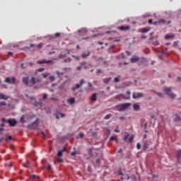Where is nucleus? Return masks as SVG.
<instances>
[{
    "mask_svg": "<svg viewBox=\"0 0 181 181\" xmlns=\"http://www.w3.org/2000/svg\"><path fill=\"white\" fill-rule=\"evenodd\" d=\"M127 96L124 95V94L117 95L115 96L116 100H119V101H121V100H129L131 98V91L127 90Z\"/></svg>",
    "mask_w": 181,
    "mask_h": 181,
    "instance_id": "1",
    "label": "nucleus"
},
{
    "mask_svg": "<svg viewBox=\"0 0 181 181\" xmlns=\"http://www.w3.org/2000/svg\"><path fill=\"white\" fill-rule=\"evenodd\" d=\"M130 106H131V103H123V104L119 105L117 106L118 111H119V112H122V111H125L126 110H128V107H129Z\"/></svg>",
    "mask_w": 181,
    "mask_h": 181,
    "instance_id": "2",
    "label": "nucleus"
},
{
    "mask_svg": "<svg viewBox=\"0 0 181 181\" xmlns=\"http://www.w3.org/2000/svg\"><path fill=\"white\" fill-rule=\"evenodd\" d=\"M170 90H171L170 88H163L164 93L167 95H169V97H170V98H172L173 100H175V98H176V95H175L174 93H171Z\"/></svg>",
    "mask_w": 181,
    "mask_h": 181,
    "instance_id": "3",
    "label": "nucleus"
},
{
    "mask_svg": "<svg viewBox=\"0 0 181 181\" xmlns=\"http://www.w3.org/2000/svg\"><path fill=\"white\" fill-rule=\"evenodd\" d=\"M84 83H86V81H84V79H81L80 83H76L72 87V91H74L75 90H78V88H80V87H81V86H83Z\"/></svg>",
    "mask_w": 181,
    "mask_h": 181,
    "instance_id": "4",
    "label": "nucleus"
},
{
    "mask_svg": "<svg viewBox=\"0 0 181 181\" xmlns=\"http://www.w3.org/2000/svg\"><path fill=\"white\" fill-rule=\"evenodd\" d=\"M6 83H8V84H15L16 83V78L15 77H7L5 79Z\"/></svg>",
    "mask_w": 181,
    "mask_h": 181,
    "instance_id": "5",
    "label": "nucleus"
},
{
    "mask_svg": "<svg viewBox=\"0 0 181 181\" xmlns=\"http://www.w3.org/2000/svg\"><path fill=\"white\" fill-rule=\"evenodd\" d=\"M7 123L9 124L10 127H15L18 124V122L15 119H7Z\"/></svg>",
    "mask_w": 181,
    "mask_h": 181,
    "instance_id": "6",
    "label": "nucleus"
},
{
    "mask_svg": "<svg viewBox=\"0 0 181 181\" xmlns=\"http://www.w3.org/2000/svg\"><path fill=\"white\" fill-rule=\"evenodd\" d=\"M22 81L23 84H25V86L28 87V86H29V76L23 77Z\"/></svg>",
    "mask_w": 181,
    "mask_h": 181,
    "instance_id": "7",
    "label": "nucleus"
},
{
    "mask_svg": "<svg viewBox=\"0 0 181 181\" xmlns=\"http://www.w3.org/2000/svg\"><path fill=\"white\" fill-rule=\"evenodd\" d=\"M144 97V93H133V98L135 100L136 98H142Z\"/></svg>",
    "mask_w": 181,
    "mask_h": 181,
    "instance_id": "8",
    "label": "nucleus"
},
{
    "mask_svg": "<svg viewBox=\"0 0 181 181\" xmlns=\"http://www.w3.org/2000/svg\"><path fill=\"white\" fill-rule=\"evenodd\" d=\"M52 64V60L42 59L37 62V64Z\"/></svg>",
    "mask_w": 181,
    "mask_h": 181,
    "instance_id": "9",
    "label": "nucleus"
},
{
    "mask_svg": "<svg viewBox=\"0 0 181 181\" xmlns=\"http://www.w3.org/2000/svg\"><path fill=\"white\" fill-rule=\"evenodd\" d=\"M119 30H122V31H125V30H129V29H131V27L129 25H121L118 28Z\"/></svg>",
    "mask_w": 181,
    "mask_h": 181,
    "instance_id": "10",
    "label": "nucleus"
},
{
    "mask_svg": "<svg viewBox=\"0 0 181 181\" xmlns=\"http://www.w3.org/2000/svg\"><path fill=\"white\" fill-rule=\"evenodd\" d=\"M63 152H66V147H64L62 150L58 151L57 158H62L63 156Z\"/></svg>",
    "mask_w": 181,
    "mask_h": 181,
    "instance_id": "11",
    "label": "nucleus"
},
{
    "mask_svg": "<svg viewBox=\"0 0 181 181\" xmlns=\"http://www.w3.org/2000/svg\"><path fill=\"white\" fill-rule=\"evenodd\" d=\"M152 143L151 141H144V151H146L148 148H149V145H151Z\"/></svg>",
    "mask_w": 181,
    "mask_h": 181,
    "instance_id": "12",
    "label": "nucleus"
},
{
    "mask_svg": "<svg viewBox=\"0 0 181 181\" xmlns=\"http://www.w3.org/2000/svg\"><path fill=\"white\" fill-rule=\"evenodd\" d=\"M139 60V57L138 56H133L131 59L130 62L131 63H136V62H138Z\"/></svg>",
    "mask_w": 181,
    "mask_h": 181,
    "instance_id": "13",
    "label": "nucleus"
},
{
    "mask_svg": "<svg viewBox=\"0 0 181 181\" xmlns=\"http://www.w3.org/2000/svg\"><path fill=\"white\" fill-rule=\"evenodd\" d=\"M31 82L33 85L37 84V83H40V80L39 78H36L35 77L31 78Z\"/></svg>",
    "mask_w": 181,
    "mask_h": 181,
    "instance_id": "14",
    "label": "nucleus"
},
{
    "mask_svg": "<svg viewBox=\"0 0 181 181\" xmlns=\"http://www.w3.org/2000/svg\"><path fill=\"white\" fill-rule=\"evenodd\" d=\"M88 56H90V52L88 51L85 52L81 54V57H83V59H86V57H88Z\"/></svg>",
    "mask_w": 181,
    "mask_h": 181,
    "instance_id": "15",
    "label": "nucleus"
},
{
    "mask_svg": "<svg viewBox=\"0 0 181 181\" xmlns=\"http://www.w3.org/2000/svg\"><path fill=\"white\" fill-rule=\"evenodd\" d=\"M64 117H66V115L63 114V113H58L56 115V118L57 119H59L60 118H64Z\"/></svg>",
    "mask_w": 181,
    "mask_h": 181,
    "instance_id": "16",
    "label": "nucleus"
},
{
    "mask_svg": "<svg viewBox=\"0 0 181 181\" xmlns=\"http://www.w3.org/2000/svg\"><path fill=\"white\" fill-rule=\"evenodd\" d=\"M8 98H9V97L5 95V94L2 93H0V100H8Z\"/></svg>",
    "mask_w": 181,
    "mask_h": 181,
    "instance_id": "17",
    "label": "nucleus"
},
{
    "mask_svg": "<svg viewBox=\"0 0 181 181\" xmlns=\"http://www.w3.org/2000/svg\"><path fill=\"white\" fill-rule=\"evenodd\" d=\"M176 158H177V160H180V158H181V150L177 151Z\"/></svg>",
    "mask_w": 181,
    "mask_h": 181,
    "instance_id": "18",
    "label": "nucleus"
},
{
    "mask_svg": "<svg viewBox=\"0 0 181 181\" xmlns=\"http://www.w3.org/2000/svg\"><path fill=\"white\" fill-rule=\"evenodd\" d=\"M90 100L91 101H97V93H93Z\"/></svg>",
    "mask_w": 181,
    "mask_h": 181,
    "instance_id": "19",
    "label": "nucleus"
},
{
    "mask_svg": "<svg viewBox=\"0 0 181 181\" xmlns=\"http://www.w3.org/2000/svg\"><path fill=\"white\" fill-rule=\"evenodd\" d=\"M75 102H76V99L74 98H71L68 100V103H69L71 105H73V104H74Z\"/></svg>",
    "mask_w": 181,
    "mask_h": 181,
    "instance_id": "20",
    "label": "nucleus"
},
{
    "mask_svg": "<svg viewBox=\"0 0 181 181\" xmlns=\"http://www.w3.org/2000/svg\"><path fill=\"white\" fill-rule=\"evenodd\" d=\"M133 108H134V111H139V110H140L139 105H138V104H134V105H133Z\"/></svg>",
    "mask_w": 181,
    "mask_h": 181,
    "instance_id": "21",
    "label": "nucleus"
},
{
    "mask_svg": "<svg viewBox=\"0 0 181 181\" xmlns=\"http://www.w3.org/2000/svg\"><path fill=\"white\" fill-rule=\"evenodd\" d=\"M140 32H141V33H146V32H149V28H143L140 30Z\"/></svg>",
    "mask_w": 181,
    "mask_h": 181,
    "instance_id": "22",
    "label": "nucleus"
},
{
    "mask_svg": "<svg viewBox=\"0 0 181 181\" xmlns=\"http://www.w3.org/2000/svg\"><path fill=\"white\" fill-rule=\"evenodd\" d=\"M111 78H106L103 79V81L105 84H108V83H110V81H111Z\"/></svg>",
    "mask_w": 181,
    "mask_h": 181,
    "instance_id": "23",
    "label": "nucleus"
},
{
    "mask_svg": "<svg viewBox=\"0 0 181 181\" xmlns=\"http://www.w3.org/2000/svg\"><path fill=\"white\" fill-rule=\"evenodd\" d=\"M117 175H119V176H124V173H122V169H121V168H119L117 170Z\"/></svg>",
    "mask_w": 181,
    "mask_h": 181,
    "instance_id": "24",
    "label": "nucleus"
},
{
    "mask_svg": "<svg viewBox=\"0 0 181 181\" xmlns=\"http://www.w3.org/2000/svg\"><path fill=\"white\" fill-rule=\"evenodd\" d=\"M87 28H81L78 31V33H87Z\"/></svg>",
    "mask_w": 181,
    "mask_h": 181,
    "instance_id": "25",
    "label": "nucleus"
},
{
    "mask_svg": "<svg viewBox=\"0 0 181 181\" xmlns=\"http://www.w3.org/2000/svg\"><path fill=\"white\" fill-rule=\"evenodd\" d=\"M128 138H129V134L128 133H124V142H127V139H128Z\"/></svg>",
    "mask_w": 181,
    "mask_h": 181,
    "instance_id": "26",
    "label": "nucleus"
},
{
    "mask_svg": "<svg viewBox=\"0 0 181 181\" xmlns=\"http://www.w3.org/2000/svg\"><path fill=\"white\" fill-rule=\"evenodd\" d=\"M86 64H87V63L86 62H81V65L82 66V67H83V69H87L88 67H89L90 66V65H86Z\"/></svg>",
    "mask_w": 181,
    "mask_h": 181,
    "instance_id": "27",
    "label": "nucleus"
},
{
    "mask_svg": "<svg viewBox=\"0 0 181 181\" xmlns=\"http://www.w3.org/2000/svg\"><path fill=\"white\" fill-rule=\"evenodd\" d=\"M77 139H78V138H84V134L83 133H79L77 136H76Z\"/></svg>",
    "mask_w": 181,
    "mask_h": 181,
    "instance_id": "28",
    "label": "nucleus"
},
{
    "mask_svg": "<svg viewBox=\"0 0 181 181\" xmlns=\"http://www.w3.org/2000/svg\"><path fill=\"white\" fill-rule=\"evenodd\" d=\"M111 117H112V115H111V114H108V115H106L103 119H110V118H111Z\"/></svg>",
    "mask_w": 181,
    "mask_h": 181,
    "instance_id": "29",
    "label": "nucleus"
},
{
    "mask_svg": "<svg viewBox=\"0 0 181 181\" xmlns=\"http://www.w3.org/2000/svg\"><path fill=\"white\" fill-rule=\"evenodd\" d=\"M172 37H174V36L172 35H166L165 36V39H172Z\"/></svg>",
    "mask_w": 181,
    "mask_h": 181,
    "instance_id": "30",
    "label": "nucleus"
},
{
    "mask_svg": "<svg viewBox=\"0 0 181 181\" xmlns=\"http://www.w3.org/2000/svg\"><path fill=\"white\" fill-rule=\"evenodd\" d=\"M49 78L51 81H54L56 80V77H54V76H49Z\"/></svg>",
    "mask_w": 181,
    "mask_h": 181,
    "instance_id": "31",
    "label": "nucleus"
},
{
    "mask_svg": "<svg viewBox=\"0 0 181 181\" xmlns=\"http://www.w3.org/2000/svg\"><path fill=\"white\" fill-rule=\"evenodd\" d=\"M32 125H36V127H37V125H39V119H37Z\"/></svg>",
    "mask_w": 181,
    "mask_h": 181,
    "instance_id": "32",
    "label": "nucleus"
},
{
    "mask_svg": "<svg viewBox=\"0 0 181 181\" xmlns=\"http://www.w3.org/2000/svg\"><path fill=\"white\" fill-rule=\"evenodd\" d=\"M132 141H134V137L132 136H130L128 139V142H129V144H131V142H132Z\"/></svg>",
    "mask_w": 181,
    "mask_h": 181,
    "instance_id": "33",
    "label": "nucleus"
},
{
    "mask_svg": "<svg viewBox=\"0 0 181 181\" xmlns=\"http://www.w3.org/2000/svg\"><path fill=\"white\" fill-rule=\"evenodd\" d=\"M56 158H57V162H59V163H62V162H63V159H62V158L57 157V156H56Z\"/></svg>",
    "mask_w": 181,
    "mask_h": 181,
    "instance_id": "34",
    "label": "nucleus"
},
{
    "mask_svg": "<svg viewBox=\"0 0 181 181\" xmlns=\"http://www.w3.org/2000/svg\"><path fill=\"white\" fill-rule=\"evenodd\" d=\"M110 139V141H117V136H112Z\"/></svg>",
    "mask_w": 181,
    "mask_h": 181,
    "instance_id": "35",
    "label": "nucleus"
},
{
    "mask_svg": "<svg viewBox=\"0 0 181 181\" xmlns=\"http://www.w3.org/2000/svg\"><path fill=\"white\" fill-rule=\"evenodd\" d=\"M37 71L42 73V71H45V68H39L38 69H37Z\"/></svg>",
    "mask_w": 181,
    "mask_h": 181,
    "instance_id": "36",
    "label": "nucleus"
},
{
    "mask_svg": "<svg viewBox=\"0 0 181 181\" xmlns=\"http://www.w3.org/2000/svg\"><path fill=\"white\" fill-rule=\"evenodd\" d=\"M21 122H22V124H24V122H25V116H22L21 117Z\"/></svg>",
    "mask_w": 181,
    "mask_h": 181,
    "instance_id": "37",
    "label": "nucleus"
},
{
    "mask_svg": "<svg viewBox=\"0 0 181 181\" xmlns=\"http://www.w3.org/2000/svg\"><path fill=\"white\" fill-rule=\"evenodd\" d=\"M66 56H67V54H60L59 56V59H63V58L66 57Z\"/></svg>",
    "mask_w": 181,
    "mask_h": 181,
    "instance_id": "38",
    "label": "nucleus"
},
{
    "mask_svg": "<svg viewBox=\"0 0 181 181\" xmlns=\"http://www.w3.org/2000/svg\"><path fill=\"white\" fill-rule=\"evenodd\" d=\"M88 155H93V148H89L88 150Z\"/></svg>",
    "mask_w": 181,
    "mask_h": 181,
    "instance_id": "39",
    "label": "nucleus"
},
{
    "mask_svg": "<svg viewBox=\"0 0 181 181\" xmlns=\"http://www.w3.org/2000/svg\"><path fill=\"white\" fill-rule=\"evenodd\" d=\"M113 82H114V83H119V78H115Z\"/></svg>",
    "mask_w": 181,
    "mask_h": 181,
    "instance_id": "40",
    "label": "nucleus"
},
{
    "mask_svg": "<svg viewBox=\"0 0 181 181\" xmlns=\"http://www.w3.org/2000/svg\"><path fill=\"white\" fill-rule=\"evenodd\" d=\"M5 105H6V103H5V102H0V107H4Z\"/></svg>",
    "mask_w": 181,
    "mask_h": 181,
    "instance_id": "41",
    "label": "nucleus"
},
{
    "mask_svg": "<svg viewBox=\"0 0 181 181\" xmlns=\"http://www.w3.org/2000/svg\"><path fill=\"white\" fill-rule=\"evenodd\" d=\"M175 121H180V117L177 115H175Z\"/></svg>",
    "mask_w": 181,
    "mask_h": 181,
    "instance_id": "42",
    "label": "nucleus"
},
{
    "mask_svg": "<svg viewBox=\"0 0 181 181\" xmlns=\"http://www.w3.org/2000/svg\"><path fill=\"white\" fill-rule=\"evenodd\" d=\"M42 95H43L42 100H46V98H47V94L44 93Z\"/></svg>",
    "mask_w": 181,
    "mask_h": 181,
    "instance_id": "43",
    "label": "nucleus"
},
{
    "mask_svg": "<svg viewBox=\"0 0 181 181\" xmlns=\"http://www.w3.org/2000/svg\"><path fill=\"white\" fill-rule=\"evenodd\" d=\"M42 46H43V45L42 43H40V44L36 45V47H39L40 49H42Z\"/></svg>",
    "mask_w": 181,
    "mask_h": 181,
    "instance_id": "44",
    "label": "nucleus"
},
{
    "mask_svg": "<svg viewBox=\"0 0 181 181\" xmlns=\"http://www.w3.org/2000/svg\"><path fill=\"white\" fill-rule=\"evenodd\" d=\"M60 33H55V35H54V36H55V37H60Z\"/></svg>",
    "mask_w": 181,
    "mask_h": 181,
    "instance_id": "45",
    "label": "nucleus"
},
{
    "mask_svg": "<svg viewBox=\"0 0 181 181\" xmlns=\"http://www.w3.org/2000/svg\"><path fill=\"white\" fill-rule=\"evenodd\" d=\"M25 168H29V161H27L26 163L24 165Z\"/></svg>",
    "mask_w": 181,
    "mask_h": 181,
    "instance_id": "46",
    "label": "nucleus"
},
{
    "mask_svg": "<svg viewBox=\"0 0 181 181\" xmlns=\"http://www.w3.org/2000/svg\"><path fill=\"white\" fill-rule=\"evenodd\" d=\"M102 71H102L101 69H97V70H96V74H100V73H102Z\"/></svg>",
    "mask_w": 181,
    "mask_h": 181,
    "instance_id": "47",
    "label": "nucleus"
},
{
    "mask_svg": "<svg viewBox=\"0 0 181 181\" xmlns=\"http://www.w3.org/2000/svg\"><path fill=\"white\" fill-rule=\"evenodd\" d=\"M136 148H137V149H141V144L138 143L136 144Z\"/></svg>",
    "mask_w": 181,
    "mask_h": 181,
    "instance_id": "48",
    "label": "nucleus"
},
{
    "mask_svg": "<svg viewBox=\"0 0 181 181\" xmlns=\"http://www.w3.org/2000/svg\"><path fill=\"white\" fill-rule=\"evenodd\" d=\"M12 139V136H8L6 139V141H11Z\"/></svg>",
    "mask_w": 181,
    "mask_h": 181,
    "instance_id": "49",
    "label": "nucleus"
},
{
    "mask_svg": "<svg viewBox=\"0 0 181 181\" xmlns=\"http://www.w3.org/2000/svg\"><path fill=\"white\" fill-rule=\"evenodd\" d=\"M50 169H52V165H48V166L47 167V170H50Z\"/></svg>",
    "mask_w": 181,
    "mask_h": 181,
    "instance_id": "50",
    "label": "nucleus"
},
{
    "mask_svg": "<svg viewBox=\"0 0 181 181\" xmlns=\"http://www.w3.org/2000/svg\"><path fill=\"white\" fill-rule=\"evenodd\" d=\"M81 69H83V66L81 65V66H78L77 67V70L78 71H80V70H81Z\"/></svg>",
    "mask_w": 181,
    "mask_h": 181,
    "instance_id": "51",
    "label": "nucleus"
},
{
    "mask_svg": "<svg viewBox=\"0 0 181 181\" xmlns=\"http://www.w3.org/2000/svg\"><path fill=\"white\" fill-rule=\"evenodd\" d=\"M51 100H52L53 101H57V98L54 97H52Z\"/></svg>",
    "mask_w": 181,
    "mask_h": 181,
    "instance_id": "52",
    "label": "nucleus"
},
{
    "mask_svg": "<svg viewBox=\"0 0 181 181\" xmlns=\"http://www.w3.org/2000/svg\"><path fill=\"white\" fill-rule=\"evenodd\" d=\"M1 121L2 122H8V120H6L5 118H2Z\"/></svg>",
    "mask_w": 181,
    "mask_h": 181,
    "instance_id": "53",
    "label": "nucleus"
},
{
    "mask_svg": "<svg viewBox=\"0 0 181 181\" xmlns=\"http://www.w3.org/2000/svg\"><path fill=\"white\" fill-rule=\"evenodd\" d=\"M21 67L22 69H26V66H25V64H21Z\"/></svg>",
    "mask_w": 181,
    "mask_h": 181,
    "instance_id": "54",
    "label": "nucleus"
},
{
    "mask_svg": "<svg viewBox=\"0 0 181 181\" xmlns=\"http://www.w3.org/2000/svg\"><path fill=\"white\" fill-rule=\"evenodd\" d=\"M41 76H42L44 78H46V77H47V75H46V74H42Z\"/></svg>",
    "mask_w": 181,
    "mask_h": 181,
    "instance_id": "55",
    "label": "nucleus"
},
{
    "mask_svg": "<svg viewBox=\"0 0 181 181\" xmlns=\"http://www.w3.org/2000/svg\"><path fill=\"white\" fill-rule=\"evenodd\" d=\"M122 59H125V54L124 53L121 54Z\"/></svg>",
    "mask_w": 181,
    "mask_h": 181,
    "instance_id": "56",
    "label": "nucleus"
},
{
    "mask_svg": "<svg viewBox=\"0 0 181 181\" xmlns=\"http://www.w3.org/2000/svg\"><path fill=\"white\" fill-rule=\"evenodd\" d=\"M71 59H64V63H67V62H71Z\"/></svg>",
    "mask_w": 181,
    "mask_h": 181,
    "instance_id": "57",
    "label": "nucleus"
},
{
    "mask_svg": "<svg viewBox=\"0 0 181 181\" xmlns=\"http://www.w3.org/2000/svg\"><path fill=\"white\" fill-rule=\"evenodd\" d=\"M148 23H149L150 25H152V23H153L152 19H149V20H148Z\"/></svg>",
    "mask_w": 181,
    "mask_h": 181,
    "instance_id": "58",
    "label": "nucleus"
},
{
    "mask_svg": "<svg viewBox=\"0 0 181 181\" xmlns=\"http://www.w3.org/2000/svg\"><path fill=\"white\" fill-rule=\"evenodd\" d=\"M154 45H155L156 46H158L159 42H158V41H156L155 43H154Z\"/></svg>",
    "mask_w": 181,
    "mask_h": 181,
    "instance_id": "59",
    "label": "nucleus"
},
{
    "mask_svg": "<svg viewBox=\"0 0 181 181\" xmlns=\"http://www.w3.org/2000/svg\"><path fill=\"white\" fill-rule=\"evenodd\" d=\"M159 22L163 23H166V21H165V20H160Z\"/></svg>",
    "mask_w": 181,
    "mask_h": 181,
    "instance_id": "60",
    "label": "nucleus"
},
{
    "mask_svg": "<svg viewBox=\"0 0 181 181\" xmlns=\"http://www.w3.org/2000/svg\"><path fill=\"white\" fill-rule=\"evenodd\" d=\"M31 179H36V175H31Z\"/></svg>",
    "mask_w": 181,
    "mask_h": 181,
    "instance_id": "61",
    "label": "nucleus"
},
{
    "mask_svg": "<svg viewBox=\"0 0 181 181\" xmlns=\"http://www.w3.org/2000/svg\"><path fill=\"white\" fill-rule=\"evenodd\" d=\"M88 84V87H93V84L90 82H89Z\"/></svg>",
    "mask_w": 181,
    "mask_h": 181,
    "instance_id": "62",
    "label": "nucleus"
},
{
    "mask_svg": "<svg viewBox=\"0 0 181 181\" xmlns=\"http://www.w3.org/2000/svg\"><path fill=\"white\" fill-rule=\"evenodd\" d=\"M100 158H98L97 160H96V163H100Z\"/></svg>",
    "mask_w": 181,
    "mask_h": 181,
    "instance_id": "63",
    "label": "nucleus"
},
{
    "mask_svg": "<svg viewBox=\"0 0 181 181\" xmlns=\"http://www.w3.org/2000/svg\"><path fill=\"white\" fill-rule=\"evenodd\" d=\"M8 56H12V52H8Z\"/></svg>",
    "mask_w": 181,
    "mask_h": 181,
    "instance_id": "64",
    "label": "nucleus"
}]
</instances>
